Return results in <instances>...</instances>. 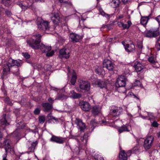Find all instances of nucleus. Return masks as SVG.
I'll list each match as a JSON object with an SVG mask.
<instances>
[{"label":"nucleus","mask_w":160,"mask_h":160,"mask_svg":"<svg viewBox=\"0 0 160 160\" xmlns=\"http://www.w3.org/2000/svg\"><path fill=\"white\" fill-rule=\"evenodd\" d=\"M41 37L42 36L39 34L34 35L32 36V38L27 40V42L32 48L36 49L39 48L43 53H47L51 51V47L50 46H46L42 44L40 46Z\"/></svg>","instance_id":"obj_1"},{"label":"nucleus","mask_w":160,"mask_h":160,"mask_svg":"<svg viewBox=\"0 0 160 160\" xmlns=\"http://www.w3.org/2000/svg\"><path fill=\"white\" fill-rule=\"evenodd\" d=\"M22 64V61L20 60H14L11 58L8 60H3L2 62V66L4 74H6L9 72L10 70V68L14 66H17L16 68V71H14L13 72V74L18 76L19 74V70L18 67L20 66Z\"/></svg>","instance_id":"obj_2"},{"label":"nucleus","mask_w":160,"mask_h":160,"mask_svg":"<svg viewBox=\"0 0 160 160\" xmlns=\"http://www.w3.org/2000/svg\"><path fill=\"white\" fill-rule=\"evenodd\" d=\"M88 134L85 133L84 135L76 137L75 139L78 142L79 148L84 149H85L88 139Z\"/></svg>","instance_id":"obj_3"},{"label":"nucleus","mask_w":160,"mask_h":160,"mask_svg":"<svg viewBox=\"0 0 160 160\" xmlns=\"http://www.w3.org/2000/svg\"><path fill=\"white\" fill-rule=\"evenodd\" d=\"M38 28L40 30L47 31L49 26V22L44 21L40 18H38L37 21Z\"/></svg>","instance_id":"obj_4"},{"label":"nucleus","mask_w":160,"mask_h":160,"mask_svg":"<svg viewBox=\"0 0 160 160\" xmlns=\"http://www.w3.org/2000/svg\"><path fill=\"white\" fill-rule=\"evenodd\" d=\"M78 85L79 88L85 92L89 91L90 88V84L87 81L79 80L78 81Z\"/></svg>","instance_id":"obj_5"},{"label":"nucleus","mask_w":160,"mask_h":160,"mask_svg":"<svg viewBox=\"0 0 160 160\" xmlns=\"http://www.w3.org/2000/svg\"><path fill=\"white\" fill-rule=\"evenodd\" d=\"M122 111V108L112 106L110 110V115L113 117H117L120 115Z\"/></svg>","instance_id":"obj_6"},{"label":"nucleus","mask_w":160,"mask_h":160,"mask_svg":"<svg viewBox=\"0 0 160 160\" xmlns=\"http://www.w3.org/2000/svg\"><path fill=\"white\" fill-rule=\"evenodd\" d=\"M154 138L153 136L147 137L144 141L143 147L146 150L150 149L152 147L154 141Z\"/></svg>","instance_id":"obj_7"},{"label":"nucleus","mask_w":160,"mask_h":160,"mask_svg":"<svg viewBox=\"0 0 160 160\" xmlns=\"http://www.w3.org/2000/svg\"><path fill=\"white\" fill-rule=\"evenodd\" d=\"M160 34L159 31L152 30L146 31L144 33L145 37L149 38H155L158 36Z\"/></svg>","instance_id":"obj_8"},{"label":"nucleus","mask_w":160,"mask_h":160,"mask_svg":"<svg viewBox=\"0 0 160 160\" xmlns=\"http://www.w3.org/2000/svg\"><path fill=\"white\" fill-rule=\"evenodd\" d=\"M52 137L50 140L51 142L60 144H62L64 142L65 140L64 138L57 136L52 134Z\"/></svg>","instance_id":"obj_9"},{"label":"nucleus","mask_w":160,"mask_h":160,"mask_svg":"<svg viewBox=\"0 0 160 160\" xmlns=\"http://www.w3.org/2000/svg\"><path fill=\"white\" fill-rule=\"evenodd\" d=\"M126 84V78L124 76H121L118 77L116 83V86L118 88L124 87Z\"/></svg>","instance_id":"obj_10"},{"label":"nucleus","mask_w":160,"mask_h":160,"mask_svg":"<svg viewBox=\"0 0 160 160\" xmlns=\"http://www.w3.org/2000/svg\"><path fill=\"white\" fill-rule=\"evenodd\" d=\"M82 38V36H80L74 33H71L69 35L70 41L73 42H79Z\"/></svg>","instance_id":"obj_11"},{"label":"nucleus","mask_w":160,"mask_h":160,"mask_svg":"<svg viewBox=\"0 0 160 160\" xmlns=\"http://www.w3.org/2000/svg\"><path fill=\"white\" fill-rule=\"evenodd\" d=\"M103 67L106 68L109 71H112L114 68L113 63L111 61L108 59H105L104 60Z\"/></svg>","instance_id":"obj_12"},{"label":"nucleus","mask_w":160,"mask_h":160,"mask_svg":"<svg viewBox=\"0 0 160 160\" xmlns=\"http://www.w3.org/2000/svg\"><path fill=\"white\" fill-rule=\"evenodd\" d=\"M6 114H3L0 120V129H5L6 126L9 124L7 122L5 118Z\"/></svg>","instance_id":"obj_13"},{"label":"nucleus","mask_w":160,"mask_h":160,"mask_svg":"<svg viewBox=\"0 0 160 160\" xmlns=\"http://www.w3.org/2000/svg\"><path fill=\"white\" fill-rule=\"evenodd\" d=\"M80 105L82 109L86 112L89 111L91 108L90 104L86 102H81Z\"/></svg>","instance_id":"obj_14"},{"label":"nucleus","mask_w":160,"mask_h":160,"mask_svg":"<svg viewBox=\"0 0 160 160\" xmlns=\"http://www.w3.org/2000/svg\"><path fill=\"white\" fill-rule=\"evenodd\" d=\"M75 123L77 125L78 128L81 131H83L85 128V124L82 121L78 118H76L75 120Z\"/></svg>","instance_id":"obj_15"},{"label":"nucleus","mask_w":160,"mask_h":160,"mask_svg":"<svg viewBox=\"0 0 160 160\" xmlns=\"http://www.w3.org/2000/svg\"><path fill=\"white\" fill-rule=\"evenodd\" d=\"M131 129V127L129 124L123 125L118 128V131L121 133L123 132H129Z\"/></svg>","instance_id":"obj_16"},{"label":"nucleus","mask_w":160,"mask_h":160,"mask_svg":"<svg viewBox=\"0 0 160 160\" xmlns=\"http://www.w3.org/2000/svg\"><path fill=\"white\" fill-rule=\"evenodd\" d=\"M59 57L60 58H64L67 59L69 57V53L67 52L66 49L65 48L62 49L60 51Z\"/></svg>","instance_id":"obj_17"},{"label":"nucleus","mask_w":160,"mask_h":160,"mask_svg":"<svg viewBox=\"0 0 160 160\" xmlns=\"http://www.w3.org/2000/svg\"><path fill=\"white\" fill-rule=\"evenodd\" d=\"M38 143L37 141L34 142H32L31 141H28L27 142V145L28 147V149L30 152H33L36 146Z\"/></svg>","instance_id":"obj_18"},{"label":"nucleus","mask_w":160,"mask_h":160,"mask_svg":"<svg viewBox=\"0 0 160 160\" xmlns=\"http://www.w3.org/2000/svg\"><path fill=\"white\" fill-rule=\"evenodd\" d=\"M51 19L53 22L56 24L59 23L61 20L59 15L57 13H54L51 17Z\"/></svg>","instance_id":"obj_19"},{"label":"nucleus","mask_w":160,"mask_h":160,"mask_svg":"<svg viewBox=\"0 0 160 160\" xmlns=\"http://www.w3.org/2000/svg\"><path fill=\"white\" fill-rule=\"evenodd\" d=\"M109 3L111 6L113 8H116L119 6L120 1V0H110Z\"/></svg>","instance_id":"obj_20"},{"label":"nucleus","mask_w":160,"mask_h":160,"mask_svg":"<svg viewBox=\"0 0 160 160\" xmlns=\"http://www.w3.org/2000/svg\"><path fill=\"white\" fill-rule=\"evenodd\" d=\"M3 144L5 146L6 152H8L9 149L11 148L12 142L8 139H6L4 142Z\"/></svg>","instance_id":"obj_21"},{"label":"nucleus","mask_w":160,"mask_h":160,"mask_svg":"<svg viewBox=\"0 0 160 160\" xmlns=\"http://www.w3.org/2000/svg\"><path fill=\"white\" fill-rule=\"evenodd\" d=\"M95 83L100 88H107V83L104 81L98 80Z\"/></svg>","instance_id":"obj_22"},{"label":"nucleus","mask_w":160,"mask_h":160,"mask_svg":"<svg viewBox=\"0 0 160 160\" xmlns=\"http://www.w3.org/2000/svg\"><path fill=\"white\" fill-rule=\"evenodd\" d=\"M135 46L133 44H127L125 46V50L128 52H131L135 50Z\"/></svg>","instance_id":"obj_23"},{"label":"nucleus","mask_w":160,"mask_h":160,"mask_svg":"<svg viewBox=\"0 0 160 160\" xmlns=\"http://www.w3.org/2000/svg\"><path fill=\"white\" fill-rule=\"evenodd\" d=\"M91 109L92 113L94 115H97L100 112V109L97 105L92 106Z\"/></svg>","instance_id":"obj_24"},{"label":"nucleus","mask_w":160,"mask_h":160,"mask_svg":"<svg viewBox=\"0 0 160 160\" xmlns=\"http://www.w3.org/2000/svg\"><path fill=\"white\" fill-rule=\"evenodd\" d=\"M143 67L140 63L138 62H136L134 66V67L137 72L141 71L143 68Z\"/></svg>","instance_id":"obj_25"},{"label":"nucleus","mask_w":160,"mask_h":160,"mask_svg":"<svg viewBox=\"0 0 160 160\" xmlns=\"http://www.w3.org/2000/svg\"><path fill=\"white\" fill-rule=\"evenodd\" d=\"M148 60L150 62L153 64V67L158 68V66L156 65L158 63L156 61V58L155 56H152L150 57L148 59Z\"/></svg>","instance_id":"obj_26"},{"label":"nucleus","mask_w":160,"mask_h":160,"mask_svg":"<svg viewBox=\"0 0 160 160\" xmlns=\"http://www.w3.org/2000/svg\"><path fill=\"white\" fill-rule=\"evenodd\" d=\"M70 97L73 99H76L79 98L81 97V95L79 93H77L74 91H71L70 93Z\"/></svg>","instance_id":"obj_27"},{"label":"nucleus","mask_w":160,"mask_h":160,"mask_svg":"<svg viewBox=\"0 0 160 160\" xmlns=\"http://www.w3.org/2000/svg\"><path fill=\"white\" fill-rule=\"evenodd\" d=\"M42 106L46 111H49L52 108V104L48 102L42 103Z\"/></svg>","instance_id":"obj_28"},{"label":"nucleus","mask_w":160,"mask_h":160,"mask_svg":"<svg viewBox=\"0 0 160 160\" xmlns=\"http://www.w3.org/2000/svg\"><path fill=\"white\" fill-rule=\"evenodd\" d=\"M151 14L148 16L142 17L141 19V23L143 25H146L150 17Z\"/></svg>","instance_id":"obj_29"},{"label":"nucleus","mask_w":160,"mask_h":160,"mask_svg":"<svg viewBox=\"0 0 160 160\" xmlns=\"http://www.w3.org/2000/svg\"><path fill=\"white\" fill-rule=\"evenodd\" d=\"M119 158L120 160H127L128 158L127 155L124 151L120 152Z\"/></svg>","instance_id":"obj_30"},{"label":"nucleus","mask_w":160,"mask_h":160,"mask_svg":"<svg viewBox=\"0 0 160 160\" xmlns=\"http://www.w3.org/2000/svg\"><path fill=\"white\" fill-rule=\"evenodd\" d=\"M32 1H30L29 2H27L28 4L27 6L23 5L22 3L20 4L19 6L22 9L25 10L32 6Z\"/></svg>","instance_id":"obj_31"},{"label":"nucleus","mask_w":160,"mask_h":160,"mask_svg":"<svg viewBox=\"0 0 160 160\" xmlns=\"http://www.w3.org/2000/svg\"><path fill=\"white\" fill-rule=\"evenodd\" d=\"M77 78V76L75 72H73L71 80V83L72 85H75Z\"/></svg>","instance_id":"obj_32"},{"label":"nucleus","mask_w":160,"mask_h":160,"mask_svg":"<svg viewBox=\"0 0 160 160\" xmlns=\"http://www.w3.org/2000/svg\"><path fill=\"white\" fill-rule=\"evenodd\" d=\"M147 115L148 118V120H152L154 119L155 118V117L154 116L153 113H152L148 112Z\"/></svg>","instance_id":"obj_33"},{"label":"nucleus","mask_w":160,"mask_h":160,"mask_svg":"<svg viewBox=\"0 0 160 160\" xmlns=\"http://www.w3.org/2000/svg\"><path fill=\"white\" fill-rule=\"evenodd\" d=\"M2 3L4 6L8 7L11 5L10 0H2Z\"/></svg>","instance_id":"obj_34"},{"label":"nucleus","mask_w":160,"mask_h":160,"mask_svg":"<svg viewBox=\"0 0 160 160\" xmlns=\"http://www.w3.org/2000/svg\"><path fill=\"white\" fill-rule=\"evenodd\" d=\"M38 120L40 123L43 124L45 120V117L44 116H40L38 117Z\"/></svg>","instance_id":"obj_35"},{"label":"nucleus","mask_w":160,"mask_h":160,"mask_svg":"<svg viewBox=\"0 0 160 160\" xmlns=\"http://www.w3.org/2000/svg\"><path fill=\"white\" fill-rule=\"evenodd\" d=\"M5 102L7 103L8 104L11 106L12 105V102L10 101L9 98L7 97L4 99Z\"/></svg>","instance_id":"obj_36"},{"label":"nucleus","mask_w":160,"mask_h":160,"mask_svg":"<svg viewBox=\"0 0 160 160\" xmlns=\"http://www.w3.org/2000/svg\"><path fill=\"white\" fill-rule=\"evenodd\" d=\"M157 48L158 50H160V36L158 38L156 44Z\"/></svg>","instance_id":"obj_37"},{"label":"nucleus","mask_w":160,"mask_h":160,"mask_svg":"<svg viewBox=\"0 0 160 160\" xmlns=\"http://www.w3.org/2000/svg\"><path fill=\"white\" fill-rule=\"evenodd\" d=\"M54 52L53 51H50L46 53V56L48 57H51L53 55Z\"/></svg>","instance_id":"obj_38"},{"label":"nucleus","mask_w":160,"mask_h":160,"mask_svg":"<svg viewBox=\"0 0 160 160\" xmlns=\"http://www.w3.org/2000/svg\"><path fill=\"white\" fill-rule=\"evenodd\" d=\"M40 112V109L39 108H36L33 112L34 114L35 115H38Z\"/></svg>","instance_id":"obj_39"},{"label":"nucleus","mask_w":160,"mask_h":160,"mask_svg":"<svg viewBox=\"0 0 160 160\" xmlns=\"http://www.w3.org/2000/svg\"><path fill=\"white\" fill-rule=\"evenodd\" d=\"M6 15L8 17H10L11 16L12 13L11 11L8 10L6 9L5 11Z\"/></svg>","instance_id":"obj_40"},{"label":"nucleus","mask_w":160,"mask_h":160,"mask_svg":"<svg viewBox=\"0 0 160 160\" xmlns=\"http://www.w3.org/2000/svg\"><path fill=\"white\" fill-rule=\"evenodd\" d=\"M22 55L26 58L28 59L30 58V55L27 52H23Z\"/></svg>","instance_id":"obj_41"},{"label":"nucleus","mask_w":160,"mask_h":160,"mask_svg":"<svg viewBox=\"0 0 160 160\" xmlns=\"http://www.w3.org/2000/svg\"><path fill=\"white\" fill-rule=\"evenodd\" d=\"M138 47L140 52H141L143 48V45L142 43H138Z\"/></svg>","instance_id":"obj_42"},{"label":"nucleus","mask_w":160,"mask_h":160,"mask_svg":"<svg viewBox=\"0 0 160 160\" xmlns=\"http://www.w3.org/2000/svg\"><path fill=\"white\" fill-rule=\"evenodd\" d=\"M152 126L153 127L157 128L158 127V124L156 121H153L152 123Z\"/></svg>","instance_id":"obj_43"},{"label":"nucleus","mask_w":160,"mask_h":160,"mask_svg":"<svg viewBox=\"0 0 160 160\" xmlns=\"http://www.w3.org/2000/svg\"><path fill=\"white\" fill-rule=\"evenodd\" d=\"M63 95L62 94H58L55 98V100H60L62 99L63 97Z\"/></svg>","instance_id":"obj_44"},{"label":"nucleus","mask_w":160,"mask_h":160,"mask_svg":"<svg viewBox=\"0 0 160 160\" xmlns=\"http://www.w3.org/2000/svg\"><path fill=\"white\" fill-rule=\"evenodd\" d=\"M141 85V82L139 80H136L134 83V86H140Z\"/></svg>","instance_id":"obj_45"},{"label":"nucleus","mask_w":160,"mask_h":160,"mask_svg":"<svg viewBox=\"0 0 160 160\" xmlns=\"http://www.w3.org/2000/svg\"><path fill=\"white\" fill-rule=\"evenodd\" d=\"M155 19L158 22L159 26L160 27V15L157 17Z\"/></svg>","instance_id":"obj_46"},{"label":"nucleus","mask_w":160,"mask_h":160,"mask_svg":"<svg viewBox=\"0 0 160 160\" xmlns=\"http://www.w3.org/2000/svg\"><path fill=\"white\" fill-rule=\"evenodd\" d=\"M7 153L5 152V153L3 155L2 160H8L7 158Z\"/></svg>","instance_id":"obj_47"},{"label":"nucleus","mask_w":160,"mask_h":160,"mask_svg":"<svg viewBox=\"0 0 160 160\" xmlns=\"http://www.w3.org/2000/svg\"><path fill=\"white\" fill-rule=\"evenodd\" d=\"M122 28L123 29H128V25L127 24H124L123 23V25H122Z\"/></svg>","instance_id":"obj_48"},{"label":"nucleus","mask_w":160,"mask_h":160,"mask_svg":"<svg viewBox=\"0 0 160 160\" xmlns=\"http://www.w3.org/2000/svg\"><path fill=\"white\" fill-rule=\"evenodd\" d=\"M22 122H19L18 124H17V126L18 128H22Z\"/></svg>","instance_id":"obj_49"},{"label":"nucleus","mask_w":160,"mask_h":160,"mask_svg":"<svg viewBox=\"0 0 160 160\" xmlns=\"http://www.w3.org/2000/svg\"><path fill=\"white\" fill-rule=\"evenodd\" d=\"M55 29V28H54V26L53 27V28H52L51 27H49L48 26V29H47V31L49 30L50 31H52L54 30Z\"/></svg>","instance_id":"obj_50"},{"label":"nucleus","mask_w":160,"mask_h":160,"mask_svg":"<svg viewBox=\"0 0 160 160\" xmlns=\"http://www.w3.org/2000/svg\"><path fill=\"white\" fill-rule=\"evenodd\" d=\"M138 150L137 148L134 147L132 150V153H134L138 152Z\"/></svg>","instance_id":"obj_51"},{"label":"nucleus","mask_w":160,"mask_h":160,"mask_svg":"<svg viewBox=\"0 0 160 160\" xmlns=\"http://www.w3.org/2000/svg\"><path fill=\"white\" fill-rule=\"evenodd\" d=\"M48 101L49 102L52 103L54 101V100H53L52 99L51 97L48 98Z\"/></svg>","instance_id":"obj_52"},{"label":"nucleus","mask_w":160,"mask_h":160,"mask_svg":"<svg viewBox=\"0 0 160 160\" xmlns=\"http://www.w3.org/2000/svg\"><path fill=\"white\" fill-rule=\"evenodd\" d=\"M118 26L120 28H122V25H123V22H118L117 23Z\"/></svg>","instance_id":"obj_53"},{"label":"nucleus","mask_w":160,"mask_h":160,"mask_svg":"<svg viewBox=\"0 0 160 160\" xmlns=\"http://www.w3.org/2000/svg\"><path fill=\"white\" fill-rule=\"evenodd\" d=\"M127 23L128 24V27L129 28V27L131 26V25H132V23L130 21H128L127 22Z\"/></svg>","instance_id":"obj_54"},{"label":"nucleus","mask_w":160,"mask_h":160,"mask_svg":"<svg viewBox=\"0 0 160 160\" xmlns=\"http://www.w3.org/2000/svg\"><path fill=\"white\" fill-rule=\"evenodd\" d=\"M99 11L102 15H104V12L103 11V10H102V9L100 8L99 9Z\"/></svg>","instance_id":"obj_55"},{"label":"nucleus","mask_w":160,"mask_h":160,"mask_svg":"<svg viewBox=\"0 0 160 160\" xmlns=\"http://www.w3.org/2000/svg\"><path fill=\"white\" fill-rule=\"evenodd\" d=\"M51 119L55 120L56 122H58V119L53 116H51Z\"/></svg>","instance_id":"obj_56"},{"label":"nucleus","mask_w":160,"mask_h":160,"mask_svg":"<svg viewBox=\"0 0 160 160\" xmlns=\"http://www.w3.org/2000/svg\"><path fill=\"white\" fill-rule=\"evenodd\" d=\"M122 1L123 4H126L127 3L128 0H122Z\"/></svg>","instance_id":"obj_57"},{"label":"nucleus","mask_w":160,"mask_h":160,"mask_svg":"<svg viewBox=\"0 0 160 160\" xmlns=\"http://www.w3.org/2000/svg\"><path fill=\"white\" fill-rule=\"evenodd\" d=\"M123 17V15H119L117 17V18L118 19H121V18H122Z\"/></svg>","instance_id":"obj_58"},{"label":"nucleus","mask_w":160,"mask_h":160,"mask_svg":"<svg viewBox=\"0 0 160 160\" xmlns=\"http://www.w3.org/2000/svg\"><path fill=\"white\" fill-rule=\"evenodd\" d=\"M101 158V157H100V158ZM95 159L96 160H104V159L102 158V157H101V158H99V157L97 158H95Z\"/></svg>","instance_id":"obj_59"},{"label":"nucleus","mask_w":160,"mask_h":160,"mask_svg":"<svg viewBox=\"0 0 160 160\" xmlns=\"http://www.w3.org/2000/svg\"><path fill=\"white\" fill-rule=\"evenodd\" d=\"M141 117L143 119H148L147 116H146L145 117V116H143L142 115V116H141Z\"/></svg>","instance_id":"obj_60"},{"label":"nucleus","mask_w":160,"mask_h":160,"mask_svg":"<svg viewBox=\"0 0 160 160\" xmlns=\"http://www.w3.org/2000/svg\"><path fill=\"white\" fill-rule=\"evenodd\" d=\"M122 44L123 45L124 47V48H125V46H126V44L125 42H124L123 41L122 42Z\"/></svg>","instance_id":"obj_61"},{"label":"nucleus","mask_w":160,"mask_h":160,"mask_svg":"<svg viewBox=\"0 0 160 160\" xmlns=\"http://www.w3.org/2000/svg\"><path fill=\"white\" fill-rule=\"evenodd\" d=\"M158 137V138L160 137V132H159L157 133Z\"/></svg>","instance_id":"obj_62"},{"label":"nucleus","mask_w":160,"mask_h":160,"mask_svg":"<svg viewBox=\"0 0 160 160\" xmlns=\"http://www.w3.org/2000/svg\"><path fill=\"white\" fill-rule=\"evenodd\" d=\"M2 137V134L1 132L0 131V138Z\"/></svg>","instance_id":"obj_63"},{"label":"nucleus","mask_w":160,"mask_h":160,"mask_svg":"<svg viewBox=\"0 0 160 160\" xmlns=\"http://www.w3.org/2000/svg\"><path fill=\"white\" fill-rule=\"evenodd\" d=\"M59 2L60 3H62L63 2V0H58Z\"/></svg>","instance_id":"obj_64"}]
</instances>
